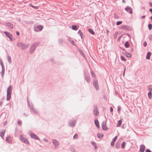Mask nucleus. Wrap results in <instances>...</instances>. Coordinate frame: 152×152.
<instances>
[{
  "label": "nucleus",
  "mask_w": 152,
  "mask_h": 152,
  "mask_svg": "<svg viewBox=\"0 0 152 152\" xmlns=\"http://www.w3.org/2000/svg\"><path fill=\"white\" fill-rule=\"evenodd\" d=\"M39 43V42H36L31 46L29 50L30 53H33L36 49V46L38 45Z\"/></svg>",
  "instance_id": "f257e3e1"
},
{
  "label": "nucleus",
  "mask_w": 152,
  "mask_h": 152,
  "mask_svg": "<svg viewBox=\"0 0 152 152\" xmlns=\"http://www.w3.org/2000/svg\"><path fill=\"white\" fill-rule=\"evenodd\" d=\"M17 45L22 50H23L26 49L29 46V45L28 44L26 45L25 44L21 42L18 43L17 44Z\"/></svg>",
  "instance_id": "f03ea898"
},
{
  "label": "nucleus",
  "mask_w": 152,
  "mask_h": 152,
  "mask_svg": "<svg viewBox=\"0 0 152 152\" xmlns=\"http://www.w3.org/2000/svg\"><path fill=\"white\" fill-rule=\"evenodd\" d=\"M93 113L94 115L97 116L99 114L97 105L96 104H94V109L93 110Z\"/></svg>",
  "instance_id": "7ed1b4c3"
},
{
  "label": "nucleus",
  "mask_w": 152,
  "mask_h": 152,
  "mask_svg": "<svg viewBox=\"0 0 152 152\" xmlns=\"http://www.w3.org/2000/svg\"><path fill=\"white\" fill-rule=\"evenodd\" d=\"M120 29H122L125 31L130 30H131V28L129 26L125 25L121 26L120 27Z\"/></svg>",
  "instance_id": "20e7f679"
},
{
  "label": "nucleus",
  "mask_w": 152,
  "mask_h": 152,
  "mask_svg": "<svg viewBox=\"0 0 152 152\" xmlns=\"http://www.w3.org/2000/svg\"><path fill=\"white\" fill-rule=\"evenodd\" d=\"M43 28V26L42 25H39L37 26H34V31L36 32H38L39 31H39H41Z\"/></svg>",
  "instance_id": "39448f33"
},
{
  "label": "nucleus",
  "mask_w": 152,
  "mask_h": 152,
  "mask_svg": "<svg viewBox=\"0 0 152 152\" xmlns=\"http://www.w3.org/2000/svg\"><path fill=\"white\" fill-rule=\"evenodd\" d=\"M75 120H71L68 122L69 125L70 127H74L76 123Z\"/></svg>",
  "instance_id": "423d86ee"
},
{
  "label": "nucleus",
  "mask_w": 152,
  "mask_h": 152,
  "mask_svg": "<svg viewBox=\"0 0 152 152\" xmlns=\"http://www.w3.org/2000/svg\"><path fill=\"white\" fill-rule=\"evenodd\" d=\"M93 83L96 90H98L99 89V88L97 80H94L93 81Z\"/></svg>",
  "instance_id": "0eeeda50"
},
{
  "label": "nucleus",
  "mask_w": 152,
  "mask_h": 152,
  "mask_svg": "<svg viewBox=\"0 0 152 152\" xmlns=\"http://www.w3.org/2000/svg\"><path fill=\"white\" fill-rule=\"evenodd\" d=\"M53 144L55 146V148L56 149L59 145V143L55 139H53L52 140Z\"/></svg>",
  "instance_id": "6e6552de"
},
{
  "label": "nucleus",
  "mask_w": 152,
  "mask_h": 152,
  "mask_svg": "<svg viewBox=\"0 0 152 152\" xmlns=\"http://www.w3.org/2000/svg\"><path fill=\"white\" fill-rule=\"evenodd\" d=\"M20 136L21 140L22 142L26 144H28L29 143L28 141L25 138L23 135H20Z\"/></svg>",
  "instance_id": "1a4fd4ad"
},
{
  "label": "nucleus",
  "mask_w": 152,
  "mask_h": 152,
  "mask_svg": "<svg viewBox=\"0 0 152 152\" xmlns=\"http://www.w3.org/2000/svg\"><path fill=\"white\" fill-rule=\"evenodd\" d=\"M3 33L6 35L7 37L10 39L11 41H12L13 40V39H12V36L10 33L5 31H4Z\"/></svg>",
  "instance_id": "9d476101"
},
{
  "label": "nucleus",
  "mask_w": 152,
  "mask_h": 152,
  "mask_svg": "<svg viewBox=\"0 0 152 152\" xmlns=\"http://www.w3.org/2000/svg\"><path fill=\"white\" fill-rule=\"evenodd\" d=\"M30 136L31 138H33L34 140H39V138L34 133H31L30 134Z\"/></svg>",
  "instance_id": "9b49d317"
},
{
  "label": "nucleus",
  "mask_w": 152,
  "mask_h": 152,
  "mask_svg": "<svg viewBox=\"0 0 152 152\" xmlns=\"http://www.w3.org/2000/svg\"><path fill=\"white\" fill-rule=\"evenodd\" d=\"M106 121L104 122V121H103L102 123V129L104 130H107L108 129L107 128L106 126Z\"/></svg>",
  "instance_id": "f8f14e48"
},
{
  "label": "nucleus",
  "mask_w": 152,
  "mask_h": 152,
  "mask_svg": "<svg viewBox=\"0 0 152 152\" xmlns=\"http://www.w3.org/2000/svg\"><path fill=\"white\" fill-rule=\"evenodd\" d=\"M125 10L127 11L130 14H132V8L129 7H127L125 8Z\"/></svg>",
  "instance_id": "ddd939ff"
},
{
  "label": "nucleus",
  "mask_w": 152,
  "mask_h": 152,
  "mask_svg": "<svg viewBox=\"0 0 152 152\" xmlns=\"http://www.w3.org/2000/svg\"><path fill=\"white\" fill-rule=\"evenodd\" d=\"M30 110L31 112L33 113L36 114L37 113V111L34 109L33 106L30 107Z\"/></svg>",
  "instance_id": "4468645a"
},
{
  "label": "nucleus",
  "mask_w": 152,
  "mask_h": 152,
  "mask_svg": "<svg viewBox=\"0 0 152 152\" xmlns=\"http://www.w3.org/2000/svg\"><path fill=\"white\" fill-rule=\"evenodd\" d=\"M4 25L5 26H7L10 27L11 28H13V25L12 23L10 22L5 23L4 24Z\"/></svg>",
  "instance_id": "2eb2a0df"
},
{
  "label": "nucleus",
  "mask_w": 152,
  "mask_h": 152,
  "mask_svg": "<svg viewBox=\"0 0 152 152\" xmlns=\"http://www.w3.org/2000/svg\"><path fill=\"white\" fill-rule=\"evenodd\" d=\"M6 132L5 129H3L2 132L0 131V136L2 139L4 138V134Z\"/></svg>",
  "instance_id": "dca6fc26"
},
{
  "label": "nucleus",
  "mask_w": 152,
  "mask_h": 152,
  "mask_svg": "<svg viewBox=\"0 0 152 152\" xmlns=\"http://www.w3.org/2000/svg\"><path fill=\"white\" fill-rule=\"evenodd\" d=\"M145 147L143 145H141L140 146V152H144L145 151Z\"/></svg>",
  "instance_id": "f3484780"
},
{
  "label": "nucleus",
  "mask_w": 152,
  "mask_h": 152,
  "mask_svg": "<svg viewBox=\"0 0 152 152\" xmlns=\"http://www.w3.org/2000/svg\"><path fill=\"white\" fill-rule=\"evenodd\" d=\"M117 138V136H115L113 139L112 141L111 142V145L112 146H113L114 145V142L116 140Z\"/></svg>",
  "instance_id": "a211bd4d"
},
{
  "label": "nucleus",
  "mask_w": 152,
  "mask_h": 152,
  "mask_svg": "<svg viewBox=\"0 0 152 152\" xmlns=\"http://www.w3.org/2000/svg\"><path fill=\"white\" fill-rule=\"evenodd\" d=\"M2 70L1 72L0 73L1 76L3 78L5 72V69L4 67H2Z\"/></svg>",
  "instance_id": "6ab92c4d"
},
{
  "label": "nucleus",
  "mask_w": 152,
  "mask_h": 152,
  "mask_svg": "<svg viewBox=\"0 0 152 152\" xmlns=\"http://www.w3.org/2000/svg\"><path fill=\"white\" fill-rule=\"evenodd\" d=\"M6 140L8 143H12V140L11 138L10 137H6Z\"/></svg>",
  "instance_id": "aec40b11"
},
{
  "label": "nucleus",
  "mask_w": 152,
  "mask_h": 152,
  "mask_svg": "<svg viewBox=\"0 0 152 152\" xmlns=\"http://www.w3.org/2000/svg\"><path fill=\"white\" fill-rule=\"evenodd\" d=\"M7 101H9L10 100L11 98V93H10L7 92Z\"/></svg>",
  "instance_id": "412c9836"
},
{
  "label": "nucleus",
  "mask_w": 152,
  "mask_h": 152,
  "mask_svg": "<svg viewBox=\"0 0 152 152\" xmlns=\"http://www.w3.org/2000/svg\"><path fill=\"white\" fill-rule=\"evenodd\" d=\"M85 78L87 82L89 83L90 82V77L87 74L85 75Z\"/></svg>",
  "instance_id": "4be33fe9"
},
{
  "label": "nucleus",
  "mask_w": 152,
  "mask_h": 152,
  "mask_svg": "<svg viewBox=\"0 0 152 152\" xmlns=\"http://www.w3.org/2000/svg\"><path fill=\"white\" fill-rule=\"evenodd\" d=\"M95 124L97 127L99 129V121L97 119H95L94 121Z\"/></svg>",
  "instance_id": "5701e85b"
},
{
  "label": "nucleus",
  "mask_w": 152,
  "mask_h": 152,
  "mask_svg": "<svg viewBox=\"0 0 152 152\" xmlns=\"http://www.w3.org/2000/svg\"><path fill=\"white\" fill-rule=\"evenodd\" d=\"M151 55V52H148L146 56V59H149L150 58V56Z\"/></svg>",
  "instance_id": "b1692460"
},
{
  "label": "nucleus",
  "mask_w": 152,
  "mask_h": 152,
  "mask_svg": "<svg viewBox=\"0 0 152 152\" xmlns=\"http://www.w3.org/2000/svg\"><path fill=\"white\" fill-rule=\"evenodd\" d=\"M125 55L128 58H130L132 57V54L129 53H128L127 52H126Z\"/></svg>",
  "instance_id": "393cba45"
},
{
  "label": "nucleus",
  "mask_w": 152,
  "mask_h": 152,
  "mask_svg": "<svg viewBox=\"0 0 152 152\" xmlns=\"http://www.w3.org/2000/svg\"><path fill=\"white\" fill-rule=\"evenodd\" d=\"M79 53L81 56L85 59H86V57L85 55L83 53V51L81 50H79Z\"/></svg>",
  "instance_id": "a878e982"
},
{
  "label": "nucleus",
  "mask_w": 152,
  "mask_h": 152,
  "mask_svg": "<svg viewBox=\"0 0 152 152\" xmlns=\"http://www.w3.org/2000/svg\"><path fill=\"white\" fill-rule=\"evenodd\" d=\"M12 91V89L11 87V86H9L7 89V92L10 93H11V92Z\"/></svg>",
  "instance_id": "bb28decb"
},
{
  "label": "nucleus",
  "mask_w": 152,
  "mask_h": 152,
  "mask_svg": "<svg viewBox=\"0 0 152 152\" xmlns=\"http://www.w3.org/2000/svg\"><path fill=\"white\" fill-rule=\"evenodd\" d=\"M124 46L126 48H128L129 46V42L128 41L126 42L124 44Z\"/></svg>",
  "instance_id": "cd10ccee"
},
{
  "label": "nucleus",
  "mask_w": 152,
  "mask_h": 152,
  "mask_svg": "<svg viewBox=\"0 0 152 152\" xmlns=\"http://www.w3.org/2000/svg\"><path fill=\"white\" fill-rule=\"evenodd\" d=\"M97 136L99 138H102L103 137V135L102 134H100L99 133L97 134Z\"/></svg>",
  "instance_id": "c85d7f7f"
},
{
  "label": "nucleus",
  "mask_w": 152,
  "mask_h": 152,
  "mask_svg": "<svg viewBox=\"0 0 152 152\" xmlns=\"http://www.w3.org/2000/svg\"><path fill=\"white\" fill-rule=\"evenodd\" d=\"M122 124V120H119L118 122L117 126H120Z\"/></svg>",
  "instance_id": "c756f323"
},
{
  "label": "nucleus",
  "mask_w": 152,
  "mask_h": 152,
  "mask_svg": "<svg viewBox=\"0 0 152 152\" xmlns=\"http://www.w3.org/2000/svg\"><path fill=\"white\" fill-rule=\"evenodd\" d=\"M88 31L89 32L91 33L92 34L94 35L95 34L94 32L92 29L89 28L88 29Z\"/></svg>",
  "instance_id": "7c9ffc66"
},
{
  "label": "nucleus",
  "mask_w": 152,
  "mask_h": 152,
  "mask_svg": "<svg viewBox=\"0 0 152 152\" xmlns=\"http://www.w3.org/2000/svg\"><path fill=\"white\" fill-rule=\"evenodd\" d=\"M7 59L9 63H11L12 62L11 58L10 56L8 55Z\"/></svg>",
  "instance_id": "2f4dec72"
},
{
  "label": "nucleus",
  "mask_w": 152,
  "mask_h": 152,
  "mask_svg": "<svg viewBox=\"0 0 152 152\" xmlns=\"http://www.w3.org/2000/svg\"><path fill=\"white\" fill-rule=\"evenodd\" d=\"M115 147L116 148H119L120 147V143L119 142H117L116 144Z\"/></svg>",
  "instance_id": "473e14b6"
},
{
  "label": "nucleus",
  "mask_w": 152,
  "mask_h": 152,
  "mask_svg": "<svg viewBox=\"0 0 152 152\" xmlns=\"http://www.w3.org/2000/svg\"><path fill=\"white\" fill-rule=\"evenodd\" d=\"M92 144L94 146V148L95 149H96L97 148L96 144L95 142H92Z\"/></svg>",
  "instance_id": "72a5a7b5"
},
{
  "label": "nucleus",
  "mask_w": 152,
  "mask_h": 152,
  "mask_svg": "<svg viewBox=\"0 0 152 152\" xmlns=\"http://www.w3.org/2000/svg\"><path fill=\"white\" fill-rule=\"evenodd\" d=\"M77 27L75 25H72V29L73 30H76L77 29Z\"/></svg>",
  "instance_id": "f704fd0d"
},
{
  "label": "nucleus",
  "mask_w": 152,
  "mask_h": 152,
  "mask_svg": "<svg viewBox=\"0 0 152 152\" xmlns=\"http://www.w3.org/2000/svg\"><path fill=\"white\" fill-rule=\"evenodd\" d=\"M91 75L92 77H94V78L96 77L95 75V74L93 71H91Z\"/></svg>",
  "instance_id": "c9c22d12"
},
{
  "label": "nucleus",
  "mask_w": 152,
  "mask_h": 152,
  "mask_svg": "<svg viewBox=\"0 0 152 152\" xmlns=\"http://www.w3.org/2000/svg\"><path fill=\"white\" fill-rule=\"evenodd\" d=\"M148 96L149 99L152 98V93L151 92H149L148 93Z\"/></svg>",
  "instance_id": "e433bc0d"
},
{
  "label": "nucleus",
  "mask_w": 152,
  "mask_h": 152,
  "mask_svg": "<svg viewBox=\"0 0 152 152\" xmlns=\"http://www.w3.org/2000/svg\"><path fill=\"white\" fill-rule=\"evenodd\" d=\"M70 151L72 152H76L75 148L73 147H70Z\"/></svg>",
  "instance_id": "4c0bfd02"
},
{
  "label": "nucleus",
  "mask_w": 152,
  "mask_h": 152,
  "mask_svg": "<svg viewBox=\"0 0 152 152\" xmlns=\"http://www.w3.org/2000/svg\"><path fill=\"white\" fill-rule=\"evenodd\" d=\"M29 5L30 6H31L33 8L37 9L38 8V7L37 6H34L32 5L31 3H30L29 4Z\"/></svg>",
  "instance_id": "58836bf2"
},
{
  "label": "nucleus",
  "mask_w": 152,
  "mask_h": 152,
  "mask_svg": "<svg viewBox=\"0 0 152 152\" xmlns=\"http://www.w3.org/2000/svg\"><path fill=\"white\" fill-rule=\"evenodd\" d=\"M126 145V143L124 142H123L121 144V148H124L125 147Z\"/></svg>",
  "instance_id": "ea45409f"
},
{
  "label": "nucleus",
  "mask_w": 152,
  "mask_h": 152,
  "mask_svg": "<svg viewBox=\"0 0 152 152\" xmlns=\"http://www.w3.org/2000/svg\"><path fill=\"white\" fill-rule=\"evenodd\" d=\"M148 27L149 30H151L152 28V24H149L148 25Z\"/></svg>",
  "instance_id": "a19ab883"
},
{
  "label": "nucleus",
  "mask_w": 152,
  "mask_h": 152,
  "mask_svg": "<svg viewBox=\"0 0 152 152\" xmlns=\"http://www.w3.org/2000/svg\"><path fill=\"white\" fill-rule=\"evenodd\" d=\"M121 60L122 61H126V59L123 56H121Z\"/></svg>",
  "instance_id": "79ce46f5"
},
{
  "label": "nucleus",
  "mask_w": 152,
  "mask_h": 152,
  "mask_svg": "<svg viewBox=\"0 0 152 152\" xmlns=\"http://www.w3.org/2000/svg\"><path fill=\"white\" fill-rule=\"evenodd\" d=\"M118 33V32H115V33L114 34V38L115 39H116L117 38Z\"/></svg>",
  "instance_id": "37998d69"
},
{
  "label": "nucleus",
  "mask_w": 152,
  "mask_h": 152,
  "mask_svg": "<svg viewBox=\"0 0 152 152\" xmlns=\"http://www.w3.org/2000/svg\"><path fill=\"white\" fill-rule=\"evenodd\" d=\"M58 42L59 44H61L62 43L63 40L61 39H60L58 40Z\"/></svg>",
  "instance_id": "c03bdc74"
},
{
  "label": "nucleus",
  "mask_w": 152,
  "mask_h": 152,
  "mask_svg": "<svg viewBox=\"0 0 152 152\" xmlns=\"http://www.w3.org/2000/svg\"><path fill=\"white\" fill-rule=\"evenodd\" d=\"M122 22L121 21H118L116 22V25H119L122 23Z\"/></svg>",
  "instance_id": "a18cd8bd"
},
{
  "label": "nucleus",
  "mask_w": 152,
  "mask_h": 152,
  "mask_svg": "<svg viewBox=\"0 0 152 152\" xmlns=\"http://www.w3.org/2000/svg\"><path fill=\"white\" fill-rule=\"evenodd\" d=\"M0 64L1 65V67H4V64H3V62L1 60H0Z\"/></svg>",
  "instance_id": "49530a36"
},
{
  "label": "nucleus",
  "mask_w": 152,
  "mask_h": 152,
  "mask_svg": "<svg viewBox=\"0 0 152 152\" xmlns=\"http://www.w3.org/2000/svg\"><path fill=\"white\" fill-rule=\"evenodd\" d=\"M148 38L150 40H152V34L149 35Z\"/></svg>",
  "instance_id": "de8ad7c7"
},
{
  "label": "nucleus",
  "mask_w": 152,
  "mask_h": 152,
  "mask_svg": "<svg viewBox=\"0 0 152 152\" xmlns=\"http://www.w3.org/2000/svg\"><path fill=\"white\" fill-rule=\"evenodd\" d=\"M114 17L115 18L117 19L118 18V16L117 14L115 13L114 14Z\"/></svg>",
  "instance_id": "09e8293b"
},
{
  "label": "nucleus",
  "mask_w": 152,
  "mask_h": 152,
  "mask_svg": "<svg viewBox=\"0 0 152 152\" xmlns=\"http://www.w3.org/2000/svg\"><path fill=\"white\" fill-rule=\"evenodd\" d=\"M147 45V42L146 41L144 42L143 43V45L144 47H145Z\"/></svg>",
  "instance_id": "8fccbe9b"
},
{
  "label": "nucleus",
  "mask_w": 152,
  "mask_h": 152,
  "mask_svg": "<svg viewBox=\"0 0 152 152\" xmlns=\"http://www.w3.org/2000/svg\"><path fill=\"white\" fill-rule=\"evenodd\" d=\"M73 138L74 139H77V134H75L73 136Z\"/></svg>",
  "instance_id": "3c124183"
},
{
  "label": "nucleus",
  "mask_w": 152,
  "mask_h": 152,
  "mask_svg": "<svg viewBox=\"0 0 152 152\" xmlns=\"http://www.w3.org/2000/svg\"><path fill=\"white\" fill-rule=\"evenodd\" d=\"M121 109V107H120V106H118V110H117L118 111V112L120 111Z\"/></svg>",
  "instance_id": "603ef678"
},
{
  "label": "nucleus",
  "mask_w": 152,
  "mask_h": 152,
  "mask_svg": "<svg viewBox=\"0 0 152 152\" xmlns=\"http://www.w3.org/2000/svg\"><path fill=\"white\" fill-rule=\"evenodd\" d=\"M71 44H72V45H75V42L73 40H71Z\"/></svg>",
  "instance_id": "864d4df0"
},
{
  "label": "nucleus",
  "mask_w": 152,
  "mask_h": 152,
  "mask_svg": "<svg viewBox=\"0 0 152 152\" xmlns=\"http://www.w3.org/2000/svg\"><path fill=\"white\" fill-rule=\"evenodd\" d=\"M148 90L149 91V92H151L152 91V88H149L148 89Z\"/></svg>",
  "instance_id": "5fc2aeb1"
},
{
  "label": "nucleus",
  "mask_w": 152,
  "mask_h": 152,
  "mask_svg": "<svg viewBox=\"0 0 152 152\" xmlns=\"http://www.w3.org/2000/svg\"><path fill=\"white\" fill-rule=\"evenodd\" d=\"M79 35L80 36L81 38H83V33L82 32H81V33H80Z\"/></svg>",
  "instance_id": "6e6d98bb"
},
{
  "label": "nucleus",
  "mask_w": 152,
  "mask_h": 152,
  "mask_svg": "<svg viewBox=\"0 0 152 152\" xmlns=\"http://www.w3.org/2000/svg\"><path fill=\"white\" fill-rule=\"evenodd\" d=\"M17 124L18 125H20L21 124V122L20 121H18L17 122Z\"/></svg>",
  "instance_id": "4d7b16f0"
},
{
  "label": "nucleus",
  "mask_w": 152,
  "mask_h": 152,
  "mask_svg": "<svg viewBox=\"0 0 152 152\" xmlns=\"http://www.w3.org/2000/svg\"><path fill=\"white\" fill-rule=\"evenodd\" d=\"M126 70V67H125L124 68V71L123 74V76H124L125 75V72Z\"/></svg>",
  "instance_id": "13d9d810"
},
{
  "label": "nucleus",
  "mask_w": 152,
  "mask_h": 152,
  "mask_svg": "<svg viewBox=\"0 0 152 152\" xmlns=\"http://www.w3.org/2000/svg\"><path fill=\"white\" fill-rule=\"evenodd\" d=\"M145 152H151L149 149H146L145 151Z\"/></svg>",
  "instance_id": "bf43d9fd"
},
{
  "label": "nucleus",
  "mask_w": 152,
  "mask_h": 152,
  "mask_svg": "<svg viewBox=\"0 0 152 152\" xmlns=\"http://www.w3.org/2000/svg\"><path fill=\"white\" fill-rule=\"evenodd\" d=\"M113 111V109L112 107H111L110 108V111L111 112Z\"/></svg>",
  "instance_id": "052dcab7"
},
{
  "label": "nucleus",
  "mask_w": 152,
  "mask_h": 152,
  "mask_svg": "<svg viewBox=\"0 0 152 152\" xmlns=\"http://www.w3.org/2000/svg\"><path fill=\"white\" fill-rule=\"evenodd\" d=\"M16 34L17 35H19L20 34V33L18 31H16Z\"/></svg>",
  "instance_id": "680f3d73"
},
{
  "label": "nucleus",
  "mask_w": 152,
  "mask_h": 152,
  "mask_svg": "<svg viewBox=\"0 0 152 152\" xmlns=\"http://www.w3.org/2000/svg\"><path fill=\"white\" fill-rule=\"evenodd\" d=\"M149 4L151 7H152V3L151 2H149Z\"/></svg>",
  "instance_id": "e2e57ef3"
},
{
  "label": "nucleus",
  "mask_w": 152,
  "mask_h": 152,
  "mask_svg": "<svg viewBox=\"0 0 152 152\" xmlns=\"http://www.w3.org/2000/svg\"><path fill=\"white\" fill-rule=\"evenodd\" d=\"M145 15H143V16H142L141 17V18H142V19H143V18H145Z\"/></svg>",
  "instance_id": "0e129e2a"
},
{
  "label": "nucleus",
  "mask_w": 152,
  "mask_h": 152,
  "mask_svg": "<svg viewBox=\"0 0 152 152\" xmlns=\"http://www.w3.org/2000/svg\"><path fill=\"white\" fill-rule=\"evenodd\" d=\"M106 33L107 34H108L109 33V31L108 30H106Z\"/></svg>",
  "instance_id": "69168bd1"
},
{
  "label": "nucleus",
  "mask_w": 152,
  "mask_h": 152,
  "mask_svg": "<svg viewBox=\"0 0 152 152\" xmlns=\"http://www.w3.org/2000/svg\"><path fill=\"white\" fill-rule=\"evenodd\" d=\"M23 115L25 116H28L27 114L26 113H23Z\"/></svg>",
  "instance_id": "338daca9"
},
{
  "label": "nucleus",
  "mask_w": 152,
  "mask_h": 152,
  "mask_svg": "<svg viewBox=\"0 0 152 152\" xmlns=\"http://www.w3.org/2000/svg\"><path fill=\"white\" fill-rule=\"evenodd\" d=\"M149 11L152 13V8L150 9Z\"/></svg>",
  "instance_id": "774afa93"
}]
</instances>
